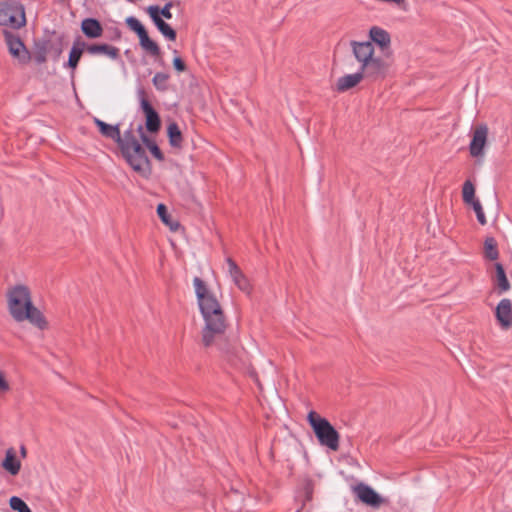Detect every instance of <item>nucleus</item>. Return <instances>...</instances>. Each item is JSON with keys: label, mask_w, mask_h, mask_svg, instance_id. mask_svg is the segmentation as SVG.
Returning a JSON list of instances; mask_svg holds the SVG:
<instances>
[{"label": "nucleus", "mask_w": 512, "mask_h": 512, "mask_svg": "<svg viewBox=\"0 0 512 512\" xmlns=\"http://www.w3.org/2000/svg\"><path fill=\"white\" fill-rule=\"evenodd\" d=\"M198 306L204 320L202 343L210 347L219 341L227 327L226 316L217 295L199 277L193 280Z\"/></svg>", "instance_id": "nucleus-1"}, {"label": "nucleus", "mask_w": 512, "mask_h": 512, "mask_svg": "<svg viewBox=\"0 0 512 512\" xmlns=\"http://www.w3.org/2000/svg\"><path fill=\"white\" fill-rule=\"evenodd\" d=\"M6 302L9 314L16 322L28 321L39 329L47 327L41 311L33 304L31 291L24 284L10 286L6 291Z\"/></svg>", "instance_id": "nucleus-2"}, {"label": "nucleus", "mask_w": 512, "mask_h": 512, "mask_svg": "<svg viewBox=\"0 0 512 512\" xmlns=\"http://www.w3.org/2000/svg\"><path fill=\"white\" fill-rule=\"evenodd\" d=\"M118 146L123 157L135 172L144 177H148L150 175V161L146 155L145 149L139 143L132 130L124 132L123 139H121Z\"/></svg>", "instance_id": "nucleus-3"}, {"label": "nucleus", "mask_w": 512, "mask_h": 512, "mask_svg": "<svg viewBox=\"0 0 512 512\" xmlns=\"http://www.w3.org/2000/svg\"><path fill=\"white\" fill-rule=\"evenodd\" d=\"M307 418L319 443L333 451H337L339 449L340 435L330 422L320 417L315 411L309 412Z\"/></svg>", "instance_id": "nucleus-4"}, {"label": "nucleus", "mask_w": 512, "mask_h": 512, "mask_svg": "<svg viewBox=\"0 0 512 512\" xmlns=\"http://www.w3.org/2000/svg\"><path fill=\"white\" fill-rule=\"evenodd\" d=\"M392 65V52H385L383 56L378 57L364 69L359 70L362 76L371 81L385 79L390 72Z\"/></svg>", "instance_id": "nucleus-5"}, {"label": "nucleus", "mask_w": 512, "mask_h": 512, "mask_svg": "<svg viewBox=\"0 0 512 512\" xmlns=\"http://www.w3.org/2000/svg\"><path fill=\"white\" fill-rule=\"evenodd\" d=\"M24 24L25 14L22 6L0 3V25L20 28Z\"/></svg>", "instance_id": "nucleus-6"}, {"label": "nucleus", "mask_w": 512, "mask_h": 512, "mask_svg": "<svg viewBox=\"0 0 512 512\" xmlns=\"http://www.w3.org/2000/svg\"><path fill=\"white\" fill-rule=\"evenodd\" d=\"M350 47L355 60L360 65V70L379 57L375 55V47L370 41H351Z\"/></svg>", "instance_id": "nucleus-7"}, {"label": "nucleus", "mask_w": 512, "mask_h": 512, "mask_svg": "<svg viewBox=\"0 0 512 512\" xmlns=\"http://www.w3.org/2000/svg\"><path fill=\"white\" fill-rule=\"evenodd\" d=\"M488 133L489 129L485 124H480L474 128L472 140L469 145V151L472 157L477 158L484 156Z\"/></svg>", "instance_id": "nucleus-8"}, {"label": "nucleus", "mask_w": 512, "mask_h": 512, "mask_svg": "<svg viewBox=\"0 0 512 512\" xmlns=\"http://www.w3.org/2000/svg\"><path fill=\"white\" fill-rule=\"evenodd\" d=\"M496 320L503 330L512 327V302L508 298L502 299L495 308Z\"/></svg>", "instance_id": "nucleus-9"}, {"label": "nucleus", "mask_w": 512, "mask_h": 512, "mask_svg": "<svg viewBox=\"0 0 512 512\" xmlns=\"http://www.w3.org/2000/svg\"><path fill=\"white\" fill-rule=\"evenodd\" d=\"M353 490L357 498L366 505L379 507L383 503L381 496L368 485L359 484Z\"/></svg>", "instance_id": "nucleus-10"}, {"label": "nucleus", "mask_w": 512, "mask_h": 512, "mask_svg": "<svg viewBox=\"0 0 512 512\" xmlns=\"http://www.w3.org/2000/svg\"><path fill=\"white\" fill-rule=\"evenodd\" d=\"M369 39L370 42L374 45H377L380 50L385 52L391 51V36L385 29L379 26H373L369 30Z\"/></svg>", "instance_id": "nucleus-11"}, {"label": "nucleus", "mask_w": 512, "mask_h": 512, "mask_svg": "<svg viewBox=\"0 0 512 512\" xmlns=\"http://www.w3.org/2000/svg\"><path fill=\"white\" fill-rule=\"evenodd\" d=\"M147 12L161 34L168 40L174 41L176 39V32L159 16L160 8L158 6H149Z\"/></svg>", "instance_id": "nucleus-12"}, {"label": "nucleus", "mask_w": 512, "mask_h": 512, "mask_svg": "<svg viewBox=\"0 0 512 512\" xmlns=\"http://www.w3.org/2000/svg\"><path fill=\"white\" fill-rule=\"evenodd\" d=\"M228 273L232 278L234 284L243 292L250 293L251 285L245 275L242 273L241 269L231 258H227L226 260Z\"/></svg>", "instance_id": "nucleus-13"}, {"label": "nucleus", "mask_w": 512, "mask_h": 512, "mask_svg": "<svg viewBox=\"0 0 512 512\" xmlns=\"http://www.w3.org/2000/svg\"><path fill=\"white\" fill-rule=\"evenodd\" d=\"M86 52L90 55H104L112 60L119 58V48L109 44H89L86 45Z\"/></svg>", "instance_id": "nucleus-14"}, {"label": "nucleus", "mask_w": 512, "mask_h": 512, "mask_svg": "<svg viewBox=\"0 0 512 512\" xmlns=\"http://www.w3.org/2000/svg\"><path fill=\"white\" fill-rule=\"evenodd\" d=\"M141 108L146 116V128L150 132H157L160 128V118L147 99L141 100Z\"/></svg>", "instance_id": "nucleus-15"}, {"label": "nucleus", "mask_w": 512, "mask_h": 512, "mask_svg": "<svg viewBox=\"0 0 512 512\" xmlns=\"http://www.w3.org/2000/svg\"><path fill=\"white\" fill-rule=\"evenodd\" d=\"M363 79L364 77L362 76L360 71L352 74L343 75L337 79L335 89L338 92H345L349 89L356 87Z\"/></svg>", "instance_id": "nucleus-16"}, {"label": "nucleus", "mask_w": 512, "mask_h": 512, "mask_svg": "<svg viewBox=\"0 0 512 512\" xmlns=\"http://www.w3.org/2000/svg\"><path fill=\"white\" fill-rule=\"evenodd\" d=\"M94 123L99 128V131L103 136L114 140L118 145L120 144L121 139H123V135H121L118 126L107 124L98 118H94Z\"/></svg>", "instance_id": "nucleus-17"}, {"label": "nucleus", "mask_w": 512, "mask_h": 512, "mask_svg": "<svg viewBox=\"0 0 512 512\" xmlns=\"http://www.w3.org/2000/svg\"><path fill=\"white\" fill-rule=\"evenodd\" d=\"M2 467L5 471L15 476L21 469V462L16 457L14 448H9L5 452V458L2 461Z\"/></svg>", "instance_id": "nucleus-18"}, {"label": "nucleus", "mask_w": 512, "mask_h": 512, "mask_svg": "<svg viewBox=\"0 0 512 512\" xmlns=\"http://www.w3.org/2000/svg\"><path fill=\"white\" fill-rule=\"evenodd\" d=\"M81 30L88 38H99L103 34L100 22L94 18H86L81 23Z\"/></svg>", "instance_id": "nucleus-19"}, {"label": "nucleus", "mask_w": 512, "mask_h": 512, "mask_svg": "<svg viewBox=\"0 0 512 512\" xmlns=\"http://www.w3.org/2000/svg\"><path fill=\"white\" fill-rule=\"evenodd\" d=\"M6 41L9 51L14 57H17L19 60L23 62H25L28 59V52L26 51L25 46L23 45L19 38L9 35L6 37Z\"/></svg>", "instance_id": "nucleus-20"}, {"label": "nucleus", "mask_w": 512, "mask_h": 512, "mask_svg": "<svg viewBox=\"0 0 512 512\" xmlns=\"http://www.w3.org/2000/svg\"><path fill=\"white\" fill-rule=\"evenodd\" d=\"M494 285L498 289L499 294L507 292L511 287L507 279L505 270L500 263H497L495 265Z\"/></svg>", "instance_id": "nucleus-21"}, {"label": "nucleus", "mask_w": 512, "mask_h": 512, "mask_svg": "<svg viewBox=\"0 0 512 512\" xmlns=\"http://www.w3.org/2000/svg\"><path fill=\"white\" fill-rule=\"evenodd\" d=\"M86 48V44L81 41L74 42L71 51L69 53L68 66L75 69L79 63V60Z\"/></svg>", "instance_id": "nucleus-22"}, {"label": "nucleus", "mask_w": 512, "mask_h": 512, "mask_svg": "<svg viewBox=\"0 0 512 512\" xmlns=\"http://www.w3.org/2000/svg\"><path fill=\"white\" fill-rule=\"evenodd\" d=\"M167 134L171 146L180 148L182 146L183 137L179 126L176 123H170L167 127Z\"/></svg>", "instance_id": "nucleus-23"}, {"label": "nucleus", "mask_w": 512, "mask_h": 512, "mask_svg": "<svg viewBox=\"0 0 512 512\" xmlns=\"http://www.w3.org/2000/svg\"><path fill=\"white\" fill-rule=\"evenodd\" d=\"M139 43L143 50L149 53L152 56H159L161 51L159 45L150 39L148 33L146 32L144 35L139 37Z\"/></svg>", "instance_id": "nucleus-24"}, {"label": "nucleus", "mask_w": 512, "mask_h": 512, "mask_svg": "<svg viewBox=\"0 0 512 512\" xmlns=\"http://www.w3.org/2000/svg\"><path fill=\"white\" fill-rule=\"evenodd\" d=\"M157 214L161 221L168 226L172 231H177L179 228V223L171 219L168 214L167 208L164 204H159L157 206Z\"/></svg>", "instance_id": "nucleus-25"}, {"label": "nucleus", "mask_w": 512, "mask_h": 512, "mask_svg": "<svg viewBox=\"0 0 512 512\" xmlns=\"http://www.w3.org/2000/svg\"><path fill=\"white\" fill-rule=\"evenodd\" d=\"M462 198H463V201L468 205L478 201L477 199H475L474 184L470 180L465 181L463 184Z\"/></svg>", "instance_id": "nucleus-26"}, {"label": "nucleus", "mask_w": 512, "mask_h": 512, "mask_svg": "<svg viewBox=\"0 0 512 512\" xmlns=\"http://www.w3.org/2000/svg\"><path fill=\"white\" fill-rule=\"evenodd\" d=\"M138 131H139V134H140V136H141V138H142L143 142H144V143L147 145V147L149 148V150H150L151 154H152L156 159H158V160H160V161H161V160H163V158H164V157H163V154H162L161 150L159 149V147H158L155 143L151 142V141L146 137V135H145V134H144V132H143V128H142V126H139Z\"/></svg>", "instance_id": "nucleus-27"}, {"label": "nucleus", "mask_w": 512, "mask_h": 512, "mask_svg": "<svg viewBox=\"0 0 512 512\" xmlns=\"http://www.w3.org/2000/svg\"><path fill=\"white\" fill-rule=\"evenodd\" d=\"M485 256L490 260H496L499 256L497 243L494 238H487L484 243Z\"/></svg>", "instance_id": "nucleus-28"}, {"label": "nucleus", "mask_w": 512, "mask_h": 512, "mask_svg": "<svg viewBox=\"0 0 512 512\" xmlns=\"http://www.w3.org/2000/svg\"><path fill=\"white\" fill-rule=\"evenodd\" d=\"M169 75L163 72H158L154 75L152 82L155 88L159 91H166L168 89Z\"/></svg>", "instance_id": "nucleus-29"}, {"label": "nucleus", "mask_w": 512, "mask_h": 512, "mask_svg": "<svg viewBox=\"0 0 512 512\" xmlns=\"http://www.w3.org/2000/svg\"><path fill=\"white\" fill-rule=\"evenodd\" d=\"M9 505L12 510L17 512H32L28 505L17 496H12L9 499Z\"/></svg>", "instance_id": "nucleus-30"}, {"label": "nucleus", "mask_w": 512, "mask_h": 512, "mask_svg": "<svg viewBox=\"0 0 512 512\" xmlns=\"http://www.w3.org/2000/svg\"><path fill=\"white\" fill-rule=\"evenodd\" d=\"M126 23L128 27L137 34L138 38L147 32L141 22L134 17L127 18Z\"/></svg>", "instance_id": "nucleus-31"}, {"label": "nucleus", "mask_w": 512, "mask_h": 512, "mask_svg": "<svg viewBox=\"0 0 512 512\" xmlns=\"http://www.w3.org/2000/svg\"><path fill=\"white\" fill-rule=\"evenodd\" d=\"M174 58H173V67L178 73H182L186 71L187 66L185 62L182 60V58L178 55V51H173Z\"/></svg>", "instance_id": "nucleus-32"}, {"label": "nucleus", "mask_w": 512, "mask_h": 512, "mask_svg": "<svg viewBox=\"0 0 512 512\" xmlns=\"http://www.w3.org/2000/svg\"><path fill=\"white\" fill-rule=\"evenodd\" d=\"M470 205L473 207V210L476 213V216H477V219H478L479 223L481 225H485L487 221H486V217H485L482 205L479 202V200L474 202V203H472V204H470Z\"/></svg>", "instance_id": "nucleus-33"}, {"label": "nucleus", "mask_w": 512, "mask_h": 512, "mask_svg": "<svg viewBox=\"0 0 512 512\" xmlns=\"http://www.w3.org/2000/svg\"><path fill=\"white\" fill-rule=\"evenodd\" d=\"M10 390V384L6 379V375L0 370V393H7Z\"/></svg>", "instance_id": "nucleus-34"}, {"label": "nucleus", "mask_w": 512, "mask_h": 512, "mask_svg": "<svg viewBox=\"0 0 512 512\" xmlns=\"http://www.w3.org/2000/svg\"><path fill=\"white\" fill-rule=\"evenodd\" d=\"M171 8H172V3L171 2L166 3L163 8H160L159 16L160 17L163 16L166 19H171L172 18Z\"/></svg>", "instance_id": "nucleus-35"}, {"label": "nucleus", "mask_w": 512, "mask_h": 512, "mask_svg": "<svg viewBox=\"0 0 512 512\" xmlns=\"http://www.w3.org/2000/svg\"><path fill=\"white\" fill-rule=\"evenodd\" d=\"M33 58L38 64H42L46 61V54L44 51H39L34 54Z\"/></svg>", "instance_id": "nucleus-36"}, {"label": "nucleus", "mask_w": 512, "mask_h": 512, "mask_svg": "<svg viewBox=\"0 0 512 512\" xmlns=\"http://www.w3.org/2000/svg\"><path fill=\"white\" fill-rule=\"evenodd\" d=\"M20 454L23 458H25L27 456V449L25 446H21L20 447Z\"/></svg>", "instance_id": "nucleus-37"}]
</instances>
